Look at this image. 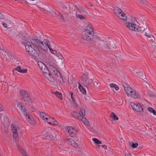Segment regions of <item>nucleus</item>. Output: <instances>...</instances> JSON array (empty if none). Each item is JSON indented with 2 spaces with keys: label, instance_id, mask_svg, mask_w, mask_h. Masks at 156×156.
Listing matches in <instances>:
<instances>
[{
  "label": "nucleus",
  "instance_id": "69168bd1",
  "mask_svg": "<svg viewBox=\"0 0 156 156\" xmlns=\"http://www.w3.org/2000/svg\"><path fill=\"white\" fill-rule=\"evenodd\" d=\"M115 47L116 48V46L115 45H114L113 47V48H115Z\"/></svg>",
  "mask_w": 156,
  "mask_h": 156
},
{
  "label": "nucleus",
  "instance_id": "9b49d317",
  "mask_svg": "<svg viewBox=\"0 0 156 156\" xmlns=\"http://www.w3.org/2000/svg\"><path fill=\"white\" fill-rule=\"evenodd\" d=\"M67 144L73 147H74L77 148L79 147V146L77 144L76 142L74 140L71 138H69L67 140Z\"/></svg>",
  "mask_w": 156,
  "mask_h": 156
},
{
  "label": "nucleus",
  "instance_id": "e2e57ef3",
  "mask_svg": "<svg viewBox=\"0 0 156 156\" xmlns=\"http://www.w3.org/2000/svg\"><path fill=\"white\" fill-rule=\"evenodd\" d=\"M0 50L2 51H4L3 49L2 48V46L0 45Z\"/></svg>",
  "mask_w": 156,
  "mask_h": 156
},
{
  "label": "nucleus",
  "instance_id": "b1692460",
  "mask_svg": "<svg viewBox=\"0 0 156 156\" xmlns=\"http://www.w3.org/2000/svg\"><path fill=\"white\" fill-rule=\"evenodd\" d=\"M78 88L80 91L83 94L85 95L86 94V90L79 83L78 85Z\"/></svg>",
  "mask_w": 156,
  "mask_h": 156
},
{
  "label": "nucleus",
  "instance_id": "ddd939ff",
  "mask_svg": "<svg viewBox=\"0 0 156 156\" xmlns=\"http://www.w3.org/2000/svg\"><path fill=\"white\" fill-rule=\"evenodd\" d=\"M44 136L46 140H51L54 139V136L52 134L48 132H45Z\"/></svg>",
  "mask_w": 156,
  "mask_h": 156
},
{
  "label": "nucleus",
  "instance_id": "4c0bfd02",
  "mask_svg": "<svg viewBox=\"0 0 156 156\" xmlns=\"http://www.w3.org/2000/svg\"><path fill=\"white\" fill-rule=\"evenodd\" d=\"M23 113L26 118V117H28L30 115L27 109L24 112H23Z\"/></svg>",
  "mask_w": 156,
  "mask_h": 156
},
{
  "label": "nucleus",
  "instance_id": "37998d69",
  "mask_svg": "<svg viewBox=\"0 0 156 156\" xmlns=\"http://www.w3.org/2000/svg\"><path fill=\"white\" fill-rule=\"evenodd\" d=\"M17 105L19 107V108L20 109L23 107V106H24L22 103L20 102H19L17 103Z\"/></svg>",
  "mask_w": 156,
  "mask_h": 156
},
{
  "label": "nucleus",
  "instance_id": "412c9836",
  "mask_svg": "<svg viewBox=\"0 0 156 156\" xmlns=\"http://www.w3.org/2000/svg\"><path fill=\"white\" fill-rule=\"evenodd\" d=\"M93 31V28L90 25H88L85 28L83 32Z\"/></svg>",
  "mask_w": 156,
  "mask_h": 156
},
{
  "label": "nucleus",
  "instance_id": "7c9ffc66",
  "mask_svg": "<svg viewBox=\"0 0 156 156\" xmlns=\"http://www.w3.org/2000/svg\"><path fill=\"white\" fill-rule=\"evenodd\" d=\"M13 133V136L14 138H15V139H16V138L18 137V131L17 129H15Z\"/></svg>",
  "mask_w": 156,
  "mask_h": 156
},
{
  "label": "nucleus",
  "instance_id": "338daca9",
  "mask_svg": "<svg viewBox=\"0 0 156 156\" xmlns=\"http://www.w3.org/2000/svg\"><path fill=\"white\" fill-rule=\"evenodd\" d=\"M151 41H153V39H151Z\"/></svg>",
  "mask_w": 156,
  "mask_h": 156
},
{
  "label": "nucleus",
  "instance_id": "bb28decb",
  "mask_svg": "<svg viewBox=\"0 0 156 156\" xmlns=\"http://www.w3.org/2000/svg\"><path fill=\"white\" fill-rule=\"evenodd\" d=\"M49 120L52 121L53 122V126H56L58 125V122L54 118L51 117L50 116L49 117Z\"/></svg>",
  "mask_w": 156,
  "mask_h": 156
},
{
  "label": "nucleus",
  "instance_id": "4be33fe9",
  "mask_svg": "<svg viewBox=\"0 0 156 156\" xmlns=\"http://www.w3.org/2000/svg\"><path fill=\"white\" fill-rule=\"evenodd\" d=\"M72 116L75 118H77L80 120V117L79 116V112H77L73 111L72 113Z\"/></svg>",
  "mask_w": 156,
  "mask_h": 156
},
{
  "label": "nucleus",
  "instance_id": "c85d7f7f",
  "mask_svg": "<svg viewBox=\"0 0 156 156\" xmlns=\"http://www.w3.org/2000/svg\"><path fill=\"white\" fill-rule=\"evenodd\" d=\"M110 85L111 88H114L116 90H119V87L115 84L111 83L110 84Z\"/></svg>",
  "mask_w": 156,
  "mask_h": 156
},
{
  "label": "nucleus",
  "instance_id": "3c124183",
  "mask_svg": "<svg viewBox=\"0 0 156 156\" xmlns=\"http://www.w3.org/2000/svg\"><path fill=\"white\" fill-rule=\"evenodd\" d=\"M56 55L59 59L62 60L63 58V57L61 55L60 53Z\"/></svg>",
  "mask_w": 156,
  "mask_h": 156
},
{
  "label": "nucleus",
  "instance_id": "1a4fd4ad",
  "mask_svg": "<svg viewBox=\"0 0 156 156\" xmlns=\"http://www.w3.org/2000/svg\"><path fill=\"white\" fill-rule=\"evenodd\" d=\"M92 80H89L87 77H86L83 78L82 80V83L84 86L86 87L87 88L90 87V84L92 82Z\"/></svg>",
  "mask_w": 156,
  "mask_h": 156
},
{
  "label": "nucleus",
  "instance_id": "8fccbe9b",
  "mask_svg": "<svg viewBox=\"0 0 156 156\" xmlns=\"http://www.w3.org/2000/svg\"><path fill=\"white\" fill-rule=\"evenodd\" d=\"M27 69H21V70H20V73H25L27 72Z\"/></svg>",
  "mask_w": 156,
  "mask_h": 156
},
{
  "label": "nucleus",
  "instance_id": "680f3d73",
  "mask_svg": "<svg viewBox=\"0 0 156 156\" xmlns=\"http://www.w3.org/2000/svg\"><path fill=\"white\" fill-rule=\"evenodd\" d=\"M139 156H144V154H143V153H140L139 154Z\"/></svg>",
  "mask_w": 156,
  "mask_h": 156
},
{
  "label": "nucleus",
  "instance_id": "2eb2a0df",
  "mask_svg": "<svg viewBox=\"0 0 156 156\" xmlns=\"http://www.w3.org/2000/svg\"><path fill=\"white\" fill-rule=\"evenodd\" d=\"M40 116L44 120L46 119V120H48L50 117V116L48 114L42 112H40Z\"/></svg>",
  "mask_w": 156,
  "mask_h": 156
},
{
  "label": "nucleus",
  "instance_id": "9d476101",
  "mask_svg": "<svg viewBox=\"0 0 156 156\" xmlns=\"http://www.w3.org/2000/svg\"><path fill=\"white\" fill-rule=\"evenodd\" d=\"M84 35L83 37L87 40H92L94 37L93 31L83 32Z\"/></svg>",
  "mask_w": 156,
  "mask_h": 156
},
{
  "label": "nucleus",
  "instance_id": "0eeeda50",
  "mask_svg": "<svg viewBox=\"0 0 156 156\" xmlns=\"http://www.w3.org/2000/svg\"><path fill=\"white\" fill-rule=\"evenodd\" d=\"M46 61L47 65L49 67L50 72L52 75L53 76V74H55L56 72L58 71L52 62L50 61L49 60Z\"/></svg>",
  "mask_w": 156,
  "mask_h": 156
},
{
  "label": "nucleus",
  "instance_id": "13d9d810",
  "mask_svg": "<svg viewBox=\"0 0 156 156\" xmlns=\"http://www.w3.org/2000/svg\"><path fill=\"white\" fill-rule=\"evenodd\" d=\"M4 109L3 107L1 104H0V112L2 111Z\"/></svg>",
  "mask_w": 156,
  "mask_h": 156
},
{
  "label": "nucleus",
  "instance_id": "393cba45",
  "mask_svg": "<svg viewBox=\"0 0 156 156\" xmlns=\"http://www.w3.org/2000/svg\"><path fill=\"white\" fill-rule=\"evenodd\" d=\"M80 119L83 122V123L86 126H88L90 124L88 120L84 118V117H82Z\"/></svg>",
  "mask_w": 156,
  "mask_h": 156
},
{
  "label": "nucleus",
  "instance_id": "6e6552de",
  "mask_svg": "<svg viewBox=\"0 0 156 156\" xmlns=\"http://www.w3.org/2000/svg\"><path fill=\"white\" fill-rule=\"evenodd\" d=\"M66 129L72 137L75 136L77 132L76 129L71 126H66Z\"/></svg>",
  "mask_w": 156,
  "mask_h": 156
},
{
  "label": "nucleus",
  "instance_id": "052dcab7",
  "mask_svg": "<svg viewBox=\"0 0 156 156\" xmlns=\"http://www.w3.org/2000/svg\"><path fill=\"white\" fill-rule=\"evenodd\" d=\"M101 146L102 148H104L105 149H107V146L105 145H102Z\"/></svg>",
  "mask_w": 156,
  "mask_h": 156
},
{
  "label": "nucleus",
  "instance_id": "6e6d98bb",
  "mask_svg": "<svg viewBox=\"0 0 156 156\" xmlns=\"http://www.w3.org/2000/svg\"><path fill=\"white\" fill-rule=\"evenodd\" d=\"M51 120H49V119L48 120H47V122L48 124L53 125V123H52V122H51Z\"/></svg>",
  "mask_w": 156,
  "mask_h": 156
},
{
  "label": "nucleus",
  "instance_id": "2f4dec72",
  "mask_svg": "<svg viewBox=\"0 0 156 156\" xmlns=\"http://www.w3.org/2000/svg\"><path fill=\"white\" fill-rule=\"evenodd\" d=\"M110 117L112 118L113 120H118V117L113 112L110 115Z\"/></svg>",
  "mask_w": 156,
  "mask_h": 156
},
{
  "label": "nucleus",
  "instance_id": "4468645a",
  "mask_svg": "<svg viewBox=\"0 0 156 156\" xmlns=\"http://www.w3.org/2000/svg\"><path fill=\"white\" fill-rule=\"evenodd\" d=\"M127 27L131 30L136 31L137 27L136 24L132 23H128Z\"/></svg>",
  "mask_w": 156,
  "mask_h": 156
},
{
  "label": "nucleus",
  "instance_id": "09e8293b",
  "mask_svg": "<svg viewBox=\"0 0 156 156\" xmlns=\"http://www.w3.org/2000/svg\"><path fill=\"white\" fill-rule=\"evenodd\" d=\"M11 127L12 129V131L13 132L14 131H15L14 130L15 129H17L16 127H15V126L13 124H11Z\"/></svg>",
  "mask_w": 156,
  "mask_h": 156
},
{
  "label": "nucleus",
  "instance_id": "f8f14e48",
  "mask_svg": "<svg viewBox=\"0 0 156 156\" xmlns=\"http://www.w3.org/2000/svg\"><path fill=\"white\" fill-rule=\"evenodd\" d=\"M123 87L124 88V90L126 94L128 96L129 94H131V92H132L133 89H132L129 86L126 84V86L123 85Z\"/></svg>",
  "mask_w": 156,
  "mask_h": 156
},
{
  "label": "nucleus",
  "instance_id": "5701e85b",
  "mask_svg": "<svg viewBox=\"0 0 156 156\" xmlns=\"http://www.w3.org/2000/svg\"><path fill=\"white\" fill-rule=\"evenodd\" d=\"M147 28V27H138L136 28V31L140 33H143Z\"/></svg>",
  "mask_w": 156,
  "mask_h": 156
},
{
  "label": "nucleus",
  "instance_id": "ea45409f",
  "mask_svg": "<svg viewBox=\"0 0 156 156\" xmlns=\"http://www.w3.org/2000/svg\"><path fill=\"white\" fill-rule=\"evenodd\" d=\"M44 42L45 44L48 46V47H51L50 45V42L47 39H44Z\"/></svg>",
  "mask_w": 156,
  "mask_h": 156
},
{
  "label": "nucleus",
  "instance_id": "7ed1b4c3",
  "mask_svg": "<svg viewBox=\"0 0 156 156\" xmlns=\"http://www.w3.org/2000/svg\"><path fill=\"white\" fill-rule=\"evenodd\" d=\"M20 94L22 97L23 100L29 104L33 102L32 98L30 97V94L26 90H22L20 91Z\"/></svg>",
  "mask_w": 156,
  "mask_h": 156
},
{
  "label": "nucleus",
  "instance_id": "603ef678",
  "mask_svg": "<svg viewBox=\"0 0 156 156\" xmlns=\"http://www.w3.org/2000/svg\"><path fill=\"white\" fill-rule=\"evenodd\" d=\"M20 110H21L22 112L23 113V112H24L26 110H27V109L24 106H23V107L21 108Z\"/></svg>",
  "mask_w": 156,
  "mask_h": 156
},
{
  "label": "nucleus",
  "instance_id": "f257e3e1",
  "mask_svg": "<svg viewBox=\"0 0 156 156\" xmlns=\"http://www.w3.org/2000/svg\"><path fill=\"white\" fill-rule=\"evenodd\" d=\"M25 47L29 55L32 53L31 51H32L31 48L34 50H38L37 48H43L44 43L42 41H40L37 39L33 38L30 40V41H26L24 42H22Z\"/></svg>",
  "mask_w": 156,
  "mask_h": 156
},
{
  "label": "nucleus",
  "instance_id": "5fc2aeb1",
  "mask_svg": "<svg viewBox=\"0 0 156 156\" xmlns=\"http://www.w3.org/2000/svg\"><path fill=\"white\" fill-rule=\"evenodd\" d=\"M2 25L5 28H7V24L3 22L2 23Z\"/></svg>",
  "mask_w": 156,
  "mask_h": 156
},
{
  "label": "nucleus",
  "instance_id": "49530a36",
  "mask_svg": "<svg viewBox=\"0 0 156 156\" xmlns=\"http://www.w3.org/2000/svg\"><path fill=\"white\" fill-rule=\"evenodd\" d=\"M93 85L97 87L98 86V81L96 80H95L94 81H93Z\"/></svg>",
  "mask_w": 156,
  "mask_h": 156
},
{
  "label": "nucleus",
  "instance_id": "a19ab883",
  "mask_svg": "<svg viewBox=\"0 0 156 156\" xmlns=\"http://www.w3.org/2000/svg\"><path fill=\"white\" fill-rule=\"evenodd\" d=\"M40 64H38V65L41 69V70L42 71L44 69V68L43 66V65H45L44 64H43L41 62H40Z\"/></svg>",
  "mask_w": 156,
  "mask_h": 156
},
{
  "label": "nucleus",
  "instance_id": "58836bf2",
  "mask_svg": "<svg viewBox=\"0 0 156 156\" xmlns=\"http://www.w3.org/2000/svg\"><path fill=\"white\" fill-rule=\"evenodd\" d=\"M77 10L79 11L80 12L82 13L85 12V11L84 9L81 7H79V8H77Z\"/></svg>",
  "mask_w": 156,
  "mask_h": 156
},
{
  "label": "nucleus",
  "instance_id": "f704fd0d",
  "mask_svg": "<svg viewBox=\"0 0 156 156\" xmlns=\"http://www.w3.org/2000/svg\"><path fill=\"white\" fill-rule=\"evenodd\" d=\"M92 140L94 141L95 143L96 144H101V142L99 141L98 139L96 138H94L92 139Z\"/></svg>",
  "mask_w": 156,
  "mask_h": 156
},
{
  "label": "nucleus",
  "instance_id": "774afa93",
  "mask_svg": "<svg viewBox=\"0 0 156 156\" xmlns=\"http://www.w3.org/2000/svg\"><path fill=\"white\" fill-rule=\"evenodd\" d=\"M101 146L100 145H98V146L100 147Z\"/></svg>",
  "mask_w": 156,
  "mask_h": 156
},
{
  "label": "nucleus",
  "instance_id": "39448f33",
  "mask_svg": "<svg viewBox=\"0 0 156 156\" xmlns=\"http://www.w3.org/2000/svg\"><path fill=\"white\" fill-rule=\"evenodd\" d=\"M44 68V70L42 71L44 77L47 79L49 81H52L53 80V79L51 78L52 74L49 70L48 67L45 65H43Z\"/></svg>",
  "mask_w": 156,
  "mask_h": 156
},
{
  "label": "nucleus",
  "instance_id": "de8ad7c7",
  "mask_svg": "<svg viewBox=\"0 0 156 156\" xmlns=\"http://www.w3.org/2000/svg\"><path fill=\"white\" fill-rule=\"evenodd\" d=\"M15 69L20 73V70H21V67L20 66H17Z\"/></svg>",
  "mask_w": 156,
  "mask_h": 156
},
{
  "label": "nucleus",
  "instance_id": "c756f323",
  "mask_svg": "<svg viewBox=\"0 0 156 156\" xmlns=\"http://www.w3.org/2000/svg\"><path fill=\"white\" fill-rule=\"evenodd\" d=\"M138 143L136 142L134 143L133 142H132L130 143V146L133 148H136L138 146Z\"/></svg>",
  "mask_w": 156,
  "mask_h": 156
},
{
  "label": "nucleus",
  "instance_id": "0e129e2a",
  "mask_svg": "<svg viewBox=\"0 0 156 156\" xmlns=\"http://www.w3.org/2000/svg\"><path fill=\"white\" fill-rule=\"evenodd\" d=\"M130 154H126V153L125 154V156H130Z\"/></svg>",
  "mask_w": 156,
  "mask_h": 156
},
{
  "label": "nucleus",
  "instance_id": "79ce46f5",
  "mask_svg": "<svg viewBox=\"0 0 156 156\" xmlns=\"http://www.w3.org/2000/svg\"><path fill=\"white\" fill-rule=\"evenodd\" d=\"M48 48L51 53L54 54H55L57 53V51L55 50L52 49L51 47H48Z\"/></svg>",
  "mask_w": 156,
  "mask_h": 156
},
{
  "label": "nucleus",
  "instance_id": "e433bc0d",
  "mask_svg": "<svg viewBox=\"0 0 156 156\" xmlns=\"http://www.w3.org/2000/svg\"><path fill=\"white\" fill-rule=\"evenodd\" d=\"M20 151L23 156H28L27 155V153L25 152L23 149L20 148Z\"/></svg>",
  "mask_w": 156,
  "mask_h": 156
},
{
  "label": "nucleus",
  "instance_id": "f3484780",
  "mask_svg": "<svg viewBox=\"0 0 156 156\" xmlns=\"http://www.w3.org/2000/svg\"><path fill=\"white\" fill-rule=\"evenodd\" d=\"M62 10L63 12H64V15L65 16H66V17H67L68 13L70 11V9L68 8L67 6H63L62 7Z\"/></svg>",
  "mask_w": 156,
  "mask_h": 156
},
{
  "label": "nucleus",
  "instance_id": "c03bdc74",
  "mask_svg": "<svg viewBox=\"0 0 156 156\" xmlns=\"http://www.w3.org/2000/svg\"><path fill=\"white\" fill-rule=\"evenodd\" d=\"M144 35L145 36L147 37H149V38H151V37H152L153 38V39L154 40V37H153V36H152V35H150V33H147V32H145V33H144Z\"/></svg>",
  "mask_w": 156,
  "mask_h": 156
},
{
  "label": "nucleus",
  "instance_id": "c9c22d12",
  "mask_svg": "<svg viewBox=\"0 0 156 156\" xmlns=\"http://www.w3.org/2000/svg\"><path fill=\"white\" fill-rule=\"evenodd\" d=\"M76 17L79 18L80 19L84 20L85 19V17L84 16H82L80 14H78L77 12H76Z\"/></svg>",
  "mask_w": 156,
  "mask_h": 156
},
{
  "label": "nucleus",
  "instance_id": "72a5a7b5",
  "mask_svg": "<svg viewBox=\"0 0 156 156\" xmlns=\"http://www.w3.org/2000/svg\"><path fill=\"white\" fill-rule=\"evenodd\" d=\"M58 97L59 99H62V94L58 91H56L54 93Z\"/></svg>",
  "mask_w": 156,
  "mask_h": 156
},
{
  "label": "nucleus",
  "instance_id": "aec40b11",
  "mask_svg": "<svg viewBox=\"0 0 156 156\" xmlns=\"http://www.w3.org/2000/svg\"><path fill=\"white\" fill-rule=\"evenodd\" d=\"M85 113L86 111L83 108L80 109V112H79L80 119L82 118V117H84Z\"/></svg>",
  "mask_w": 156,
  "mask_h": 156
},
{
  "label": "nucleus",
  "instance_id": "20e7f679",
  "mask_svg": "<svg viewBox=\"0 0 156 156\" xmlns=\"http://www.w3.org/2000/svg\"><path fill=\"white\" fill-rule=\"evenodd\" d=\"M51 77V78L53 79L52 80L49 81L51 82H54L55 81H56L57 83L60 84L64 83L65 82L59 71H57L56 72L55 74H53V76L52 75Z\"/></svg>",
  "mask_w": 156,
  "mask_h": 156
},
{
  "label": "nucleus",
  "instance_id": "4d7b16f0",
  "mask_svg": "<svg viewBox=\"0 0 156 156\" xmlns=\"http://www.w3.org/2000/svg\"><path fill=\"white\" fill-rule=\"evenodd\" d=\"M71 98L73 101L74 102H75V100L74 99V98L73 97V93H71Z\"/></svg>",
  "mask_w": 156,
  "mask_h": 156
},
{
  "label": "nucleus",
  "instance_id": "423d86ee",
  "mask_svg": "<svg viewBox=\"0 0 156 156\" xmlns=\"http://www.w3.org/2000/svg\"><path fill=\"white\" fill-rule=\"evenodd\" d=\"M131 106L133 109L137 112H143L144 111V105L143 104H136L133 103L131 104Z\"/></svg>",
  "mask_w": 156,
  "mask_h": 156
},
{
  "label": "nucleus",
  "instance_id": "f03ea898",
  "mask_svg": "<svg viewBox=\"0 0 156 156\" xmlns=\"http://www.w3.org/2000/svg\"><path fill=\"white\" fill-rule=\"evenodd\" d=\"M31 49L32 51H31L32 53L29 55L34 58H39L42 60H46L47 59V57L45 54L40 51L38 50H34L32 48Z\"/></svg>",
  "mask_w": 156,
  "mask_h": 156
},
{
  "label": "nucleus",
  "instance_id": "bf43d9fd",
  "mask_svg": "<svg viewBox=\"0 0 156 156\" xmlns=\"http://www.w3.org/2000/svg\"><path fill=\"white\" fill-rule=\"evenodd\" d=\"M4 16L1 13H0V19H2L4 18Z\"/></svg>",
  "mask_w": 156,
  "mask_h": 156
},
{
  "label": "nucleus",
  "instance_id": "a878e982",
  "mask_svg": "<svg viewBox=\"0 0 156 156\" xmlns=\"http://www.w3.org/2000/svg\"><path fill=\"white\" fill-rule=\"evenodd\" d=\"M113 11L115 14H118L119 16L121 13V12H122V10L118 7L115 8L113 10Z\"/></svg>",
  "mask_w": 156,
  "mask_h": 156
},
{
  "label": "nucleus",
  "instance_id": "473e14b6",
  "mask_svg": "<svg viewBox=\"0 0 156 156\" xmlns=\"http://www.w3.org/2000/svg\"><path fill=\"white\" fill-rule=\"evenodd\" d=\"M120 15V18L121 19H122L123 20H125L126 19V14H125L122 11L121 12V13Z\"/></svg>",
  "mask_w": 156,
  "mask_h": 156
},
{
  "label": "nucleus",
  "instance_id": "a18cd8bd",
  "mask_svg": "<svg viewBox=\"0 0 156 156\" xmlns=\"http://www.w3.org/2000/svg\"><path fill=\"white\" fill-rule=\"evenodd\" d=\"M103 48L106 49H110V48L109 47V46L106 43H104L103 44L102 46Z\"/></svg>",
  "mask_w": 156,
  "mask_h": 156
},
{
  "label": "nucleus",
  "instance_id": "6ab92c4d",
  "mask_svg": "<svg viewBox=\"0 0 156 156\" xmlns=\"http://www.w3.org/2000/svg\"><path fill=\"white\" fill-rule=\"evenodd\" d=\"M128 96H131L134 98H137L138 97V94L135 91L133 90L132 92H131V94H129Z\"/></svg>",
  "mask_w": 156,
  "mask_h": 156
},
{
  "label": "nucleus",
  "instance_id": "864d4df0",
  "mask_svg": "<svg viewBox=\"0 0 156 156\" xmlns=\"http://www.w3.org/2000/svg\"><path fill=\"white\" fill-rule=\"evenodd\" d=\"M6 53L7 55L10 58H11V57H12V55L10 53L6 52Z\"/></svg>",
  "mask_w": 156,
  "mask_h": 156
},
{
  "label": "nucleus",
  "instance_id": "cd10ccee",
  "mask_svg": "<svg viewBox=\"0 0 156 156\" xmlns=\"http://www.w3.org/2000/svg\"><path fill=\"white\" fill-rule=\"evenodd\" d=\"M147 110L151 113H152L154 115H156V111L151 107H149L147 108Z\"/></svg>",
  "mask_w": 156,
  "mask_h": 156
},
{
  "label": "nucleus",
  "instance_id": "a211bd4d",
  "mask_svg": "<svg viewBox=\"0 0 156 156\" xmlns=\"http://www.w3.org/2000/svg\"><path fill=\"white\" fill-rule=\"evenodd\" d=\"M27 121L30 124H34L35 123V121L34 119L30 115L28 117H26Z\"/></svg>",
  "mask_w": 156,
  "mask_h": 156
},
{
  "label": "nucleus",
  "instance_id": "dca6fc26",
  "mask_svg": "<svg viewBox=\"0 0 156 156\" xmlns=\"http://www.w3.org/2000/svg\"><path fill=\"white\" fill-rule=\"evenodd\" d=\"M53 13H54L59 19H62L63 21L64 22L65 20L63 18V15L60 13V12L57 10H55V12L53 11Z\"/></svg>",
  "mask_w": 156,
  "mask_h": 156
}]
</instances>
